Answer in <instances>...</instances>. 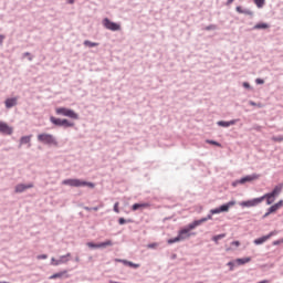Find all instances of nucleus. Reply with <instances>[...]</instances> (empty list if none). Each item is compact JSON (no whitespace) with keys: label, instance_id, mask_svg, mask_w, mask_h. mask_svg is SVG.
Returning a JSON list of instances; mask_svg holds the SVG:
<instances>
[{"label":"nucleus","instance_id":"f257e3e1","mask_svg":"<svg viewBox=\"0 0 283 283\" xmlns=\"http://www.w3.org/2000/svg\"><path fill=\"white\" fill-rule=\"evenodd\" d=\"M62 185H67L69 187H90L94 189L93 182L83 181L81 179H65L62 181Z\"/></svg>","mask_w":283,"mask_h":283},{"label":"nucleus","instance_id":"2f4dec72","mask_svg":"<svg viewBox=\"0 0 283 283\" xmlns=\"http://www.w3.org/2000/svg\"><path fill=\"white\" fill-rule=\"evenodd\" d=\"M272 140H274V143H282L283 142V137L282 136L273 137Z\"/></svg>","mask_w":283,"mask_h":283},{"label":"nucleus","instance_id":"9b49d317","mask_svg":"<svg viewBox=\"0 0 283 283\" xmlns=\"http://www.w3.org/2000/svg\"><path fill=\"white\" fill-rule=\"evenodd\" d=\"M14 129L12 126L8 125L4 122H0V134H4L6 136H12Z\"/></svg>","mask_w":283,"mask_h":283},{"label":"nucleus","instance_id":"a19ab883","mask_svg":"<svg viewBox=\"0 0 283 283\" xmlns=\"http://www.w3.org/2000/svg\"><path fill=\"white\" fill-rule=\"evenodd\" d=\"M243 87H245V88L249 90V87H251V85H250L249 83L244 82V83H243Z\"/></svg>","mask_w":283,"mask_h":283},{"label":"nucleus","instance_id":"412c9836","mask_svg":"<svg viewBox=\"0 0 283 283\" xmlns=\"http://www.w3.org/2000/svg\"><path fill=\"white\" fill-rule=\"evenodd\" d=\"M64 275H67V270H64V271H61V272H57V273L51 275L49 277V280H59V279L63 277Z\"/></svg>","mask_w":283,"mask_h":283},{"label":"nucleus","instance_id":"ea45409f","mask_svg":"<svg viewBox=\"0 0 283 283\" xmlns=\"http://www.w3.org/2000/svg\"><path fill=\"white\" fill-rule=\"evenodd\" d=\"M3 39H6V36L0 35V45H3Z\"/></svg>","mask_w":283,"mask_h":283},{"label":"nucleus","instance_id":"6ab92c4d","mask_svg":"<svg viewBox=\"0 0 283 283\" xmlns=\"http://www.w3.org/2000/svg\"><path fill=\"white\" fill-rule=\"evenodd\" d=\"M6 108L10 109L11 107H14L17 105V97L13 98H7L4 102Z\"/></svg>","mask_w":283,"mask_h":283},{"label":"nucleus","instance_id":"0eeeda50","mask_svg":"<svg viewBox=\"0 0 283 283\" xmlns=\"http://www.w3.org/2000/svg\"><path fill=\"white\" fill-rule=\"evenodd\" d=\"M192 226H193V223H190V224H188L187 228H184V229L179 230L178 237H179V240H180L181 242H182V240H188V238H189L190 235H193V234L191 233V231H193V229H196V228H191Z\"/></svg>","mask_w":283,"mask_h":283},{"label":"nucleus","instance_id":"9d476101","mask_svg":"<svg viewBox=\"0 0 283 283\" xmlns=\"http://www.w3.org/2000/svg\"><path fill=\"white\" fill-rule=\"evenodd\" d=\"M255 180H260V175H258V174L248 175V176L241 178L240 180H238L237 182L239 185H245V182H253Z\"/></svg>","mask_w":283,"mask_h":283},{"label":"nucleus","instance_id":"2eb2a0df","mask_svg":"<svg viewBox=\"0 0 283 283\" xmlns=\"http://www.w3.org/2000/svg\"><path fill=\"white\" fill-rule=\"evenodd\" d=\"M67 258H70V254L60 256L59 260L52 258L51 264H52V266H59V264H65V262H67Z\"/></svg>","mask_w":283,"mask_h":283},{"label":"nucleus","instance_id":"a18cd8bd","mask_svg":"<svg viewBox=\"0 0 283 283\" xmlns=\"http://www.w3.org/2000/svg\"><path fill=\"white\" fill-rule=\"evenodd\" d=\"M228 266H233V262H229V263H228Z\"/></svg>","mask_w":283,"mask_h":283},{"label":"nucleus","instance_id":"b1692460","mask_svg":"<svg viewBox=\"0 0 283 283\" xmlns=\"http://www.w3.org/2000/svg\"><path fill=\"white\" fill-rule=\"evenodd\" d=\"M123 264H125L126 266H130L132 269H139L140 268V264L138 263H134V262H130V261H122Z\"/></svg>","mask_w":283,"mask_h":283},{"label":"nucleus","instance_id":"09e8293b","mask_svg":"<svg viewBox=\"0 0 283 283\" xmlns=\"http://www.w3.org/2000/svg\"><path fill=\"white\" fill-rule=\"evenodd\" d=\"M199 283H202V282H199Z\"/></svg>","mask_w":283,"mask_h":283},{"label":"nucleus","instance_id":"a211bd4d","mask_svg":"<svg viewBox=\"0 0 283 283\" xmlns=\"http://www.w3.org/2000/svg\"><path fill=\"white\" fill-rule=\"evenodd\" d=\"M235 10L239 14H247L248 17H253V11L249 9H242V7H237Z\"/></svg>","mask_w":283,"mask_h":283},{"label":"nucleus","instance_id":"37998d69","mask_svg":"<svg viewBox=\"0 0 283 283\" xmlns=\"http://www.w3.org/2000/svg\"><path fill=\"white\" fill-rule=\"evenodd\" d=\"M234 0H228L227 1V6H231V3H233Z\"/></svg>","mask_w":283,"mask_h":283},{"label":"nucleus","instance_id":"cd10ccee","mask_svg":"<svg viewBox=\"0 0 283 283\" xmlns=\"http://www.w3.org/2000/svg\"><path fill=\"white\" fill-rule=\"evenodd\" d=\"M222 238H227V234L222 233V234L214 235L212 240L218 244L219 240H222Z\"/></svg>","mask_w":283,"mask_h":283},{"label":"nucleus","instance_id":"20e7f679","mask_svg":"<svg viewBox=\"0 0 283 283\" xmlns=\"http://www.w3.org/2000/svg\"><path fill=\"white\" fill-rule=\"evenodd\" d=\"M55 114H57V116H66L73 120H78V114L70 108L59 107L55 109Z\"/></svg>","mask_w":283,"mask_h":283},{"label":"nucleus","instance_id":"49530a36","mask_svg":"<svg viewBox=\"0 0 283 283\" xmlns=\"http://www.w3.org/2000/svg\"><path fill=\"white\" fill-rule=\"evenodd\" d=\"M93 211H98V208H93Z\"/></svg>","mask_w":283,"mask_h":283},{"label":"nucleus","instance_id":"393cba45","mask_svg":"<svg viewBox=\"0 0 283 283\" xmlns=\"http://www.w3.org/2000/svg\"><path fill=\"white\" fill-rule=\"evenodd\" d=\"M84 45H85L86 48H97L98 43L92 42V41H90V40H85V41H84Z\"/></svg>","mask_w":283,"mask_h":283},{"label":"nucleus","instance_id":"72a5a7b5","mask_svg":"<svg viewBox=\"0 0 283 283\" xmlns=\"http://www.w3.org/2000/svg\"><path fill=\"white\" fill-rule=\"evenodd\" d=\"M118 202H116L115 205H114V211H115V213H120V210L118 209Z\"/></svg>","mask_w":283,"mask_h":283},{"label":"nucleus","instance_id":"f03ea898","mask_svg":"<svg viewBox=\"0 0 283 283\" xmlns=\"http://www.w3.org/2000/svg\"><path fill=\"white\" fill-rule=\"evenodd\" d=\"M38 140L39 143H42V145H54V147L59 145V142H56L54 135L48 133L38 135Z\"/></svg>","mask_w":283,"mask_h":283},{"label":"nucleus","instance_id":"4468645a","mask_svg":"<svg viewBox=\"0 0 283 283\" xmlns=\"http://www.w3.org/2000/svg\"><path fill=\"white\" fill-rule=\"evenodd\" d=\"M207 220H213V216L208 214L207 217L200 219V220H196L192 222V226H190V229H196V227H200V224L207 222Z\"/></svg>","mask_w":283,"mask_h":283},{"label":"nucleus","instance_id":"f3484780","mask_svg":"<svg viewBox=\"0 0 283 283\" xmlns=\"http://www.w3.org/2000/svg\"><path fill=\"white\" fill-rule=\"evenodd\" d=\"M271 238H273V232H270L268 235L255 239L254 244L256 245L264 244V242H266L268 240H271Z\"/></svg>","mask_w":283,"mask_h":283},{"label":"nucleus","instance_id":"5701e85b","mask_svg":"<svg viewBox=\"0 0 283 283\" xmlns=\"http://www.w3.org/2000/svg\"><path fill=\"white\" fill-rule=\"evenodd\" d=\"M254 30H269V24L261 22L254 25Z\"/></svg>","mask_w":283,"mask_h":283},{"label":"nucleus","instance_id":"6e6552de","mask_svg":"<svg viewBox=\"0 0 283 283\" xmlns=\"http://www.w3.org/2000/svg\"><path fill=\"white\" fill-rule=\"evenodd\" d=\"M103 25L106 30H111L112 32H118V30H120V24L112 22L107 18L103 20Z\"/></svg>","mask_w":283,"mask_h":283},{"label":"nucleus","instance_id":"f704fd0d","mask_svg":"<svg viewBox=\"0 0 283 283\" xmlns=\"http://www.w3.org/2000/svg\"><path fill=\"white\" fill-rule=\"evenodd\" d=\"M255 83H256L258 85H264V80H262V78H256V80H255Z\"/></svg>","mask_w":283,"mask_h":283},{"label":"nucleus","instance_id":"bb28decb","mask_svg":"<svg viewBox=\"0 0 283 283\" xmlns=\"http://www.w3.org/2000/svg\"><path fill=\"white\" fill-rule=\"evenodd\" d=\"M31 138H32V136H23L20 139V144L21 145H28V143H30Z\"/></svg>","mask_w":283,"mask_h":283},{"label":"nucleus","instance_id":"c756f323","mask_svg":"<svg viewBox=\"0 0 283 283\" xmlns=\"http://www.w3.org/2000/svg\"><path fill=\"white\" fill-rule=\"evenodd\" d=\"M176 242H181L180 237L177 235L176 238L168 240V244H176Z\"/></svg>","mask_w":283,"mask_h":283},{"label":"nucleus","instance_id":"1a4fd4ad","mask_svg":"<svg viewBox=\"0 0 283 283\" xmlns=\"http://www.w3.org/2000/svg\"><path fill=\"white\" fill-rule=\"evenodd\" d=\"M261 202H264V198H255L252 200L242 201L240 203V207H248V208L258 207V205H261Z\"/></svg>","mask_w":283,"mask_h":283},{"label":"nucleus","instance_id":"dca6fc26","mask_svg":"<svg viewBox=\"0 0 283 283\" xmlns=\"http://www.w3.org/2000/svg\"><path fill=\"white\" fill-rule=\"evenodd\" d=\"M32 187H34V184H19L15 186V193H23V191H25L27 189H32Z\"/></svg>","mask_w":283,"mask_h":283},{"label":"nucleus","instance_id":"79ce46f5","mask_svg":"<svg viewBox=\"0 0 283 283\" xmlns=\"http://www.w3.org/2000/svg\"><path fill=\"white\" fill-rule=\"evenodd\" d=\"M116 262H122V264H123V262H127V260L116 259Z\"/></svg>","mask_w":283,"mask_h":283},{"label":"nucleus","instance_id":"473e14b6","mask_svg":"<svg viewBox=\"0 0 283 283\" xmlns=\"http://www.w3.org/2000/svg\"><path fill=\"white\" fill-rule=\"evenodd\" d=\"M147 249H158V243H149Z\"/></svg>","mask_w":283,"mask_h":283},{"label":"nucleus","instance_id":"7c9ffc66","mask_svg":"<svg viewBox=\"0 0 283 283\" xmlns=\"http://www.w3.org/2000/svg\"><path fill=\"white\" fill-rule=\"evenodd\" d=\"M207 143H208L209 145H216V147H222V145H221L220 143H218V142L207 140Z\"/></svg>","mask_w":283,"mask_h":283},{"label":"nucleus","instance_id":"de8ad7c7","mask_svg":"<svg viewBox=\"0 0 283 283\" xmlns=\"http://www.w3.org/2000/svg\"><path fill=\"white\" fill-rule=\"evenodd\" d=\"M274 244H280V241H274Z\"/></svg>","mask_w":283,"mask_h":283},{"label":"nucleus","instance_id":"c85d7f7f","mask_svg":"<svg viewBox=\"0 0 283 283\" xmlns=\"http://www.w3.org/2000/svg\"><path fill=\"white\" fill-rule=\"evenodd\" d=\"M258 8H264L265 0H253Z\"/></svg>","mask_w":283,"mask_h":283},{"label":"nucleus","instance_id":"a878e982","mask_svg":"<svg viewBox=\"0 0 283 283\" xmlns=\"http://www.w3.org/2000/svg\"><path fill=\"white\" fill-rule=\"evenodd\" d=\"M251 262V258L237 259V264H249Z\"/></svg>","mask_w":283,"mask_h":283},{"label":"nucleus","instance_id":"423d86ee","mask_svg":"<svg viewBox=\"0 0 283 283\" xmlns=\"http://www.w3.org/2000/svg\"><path fill=\"white\" fill-rule=\"evenodd\" d=\"M50 120H51V123H53V125H56L57 127H74V123H72L67 119H61V118L51 116Z\"/></svg>","mask_w":283,"mask_h":283},{"label":"nucleus","instance_id":"4c0bfd02","mask_svg":"<svg viewBox=\"0 0 283 283\" xmlns=\"http://www.w3.org/2000/svg\"><path fill=\"white\" fill-rule=\"evenodd\" d=\"M118 222H119V224H125V218H119V220H118Z\"/></svg>","mask_w":283,"mask_h":283},{"label":"nucleus","instance_id":"7ed1b4c3","mask_svg":"<svg viewBox=\"0 0 283 283\" xmlns=\"http://www.w3.org/2000/svg\"><path fill=\"white\" fill-rule=\"evenodd\" d=\"M280 193H282V186H276L272 192L265 193L260 198H263V200H266V205H273L275 202V198H277Z\"/></svg>","mask_w":283,"mask_h":283},{"label":"nucleus","instance_id":"ddd939ff","mask_svg":"<svg viewBox=\"0 0 283 283\" xmlns=\"http://www.w3.org/2000/svg\"><path fill=\"white\" fill-rule=\"evenodd\" d=\"M112 240H107L105 242H102V243H92V242H88L87 243V247H90V249H105V247H112Z\"/></svg>","mask_w":283,"mask_h":283},{"label":"nucleus","instance_id":"c03bdc74","mask_svg":"<svg viewBox=\"0 0 283 283\" xmlns=\"http://www.w3.org/2000/svg\"><path fill=\"white\" fill-rule=\"evenodd\" d=\"M67 1V3H74V0H66Z\"/></svg>","mask_w":283,"mask_h":283},{"label":"nucleus","instance_id":"aec40b11","mask_svg":"<svg viewBox=\"0 0 283 283\" xmlns=\"http://www.w3.org/2000/svg\"><path fill=\"white\" fill-rule=\"evenodd\" d=\"M138 209H149V203H134L132 210L138 211Z\"/></svg>","mask_w":283,"mask_h":283},{"label":"nucleus","instance_id":"f8f14e48","mask_svg":"<svg viewBox=\"0 0 283 283\" xmlns=\"http://www.w3.org/2000/svg\"><path fill=\"white\" fill-rule=\"evenodd\" d=\"M282 208H283V200H280L277 203L273 205L268 209L266 213L263 214V218H269L271 213H275L276 211H279V209H282Z\"/></svg>","mask_w":283,"mask_h":283},{"label":"nucleus","instance_id":"4be33fe9","mask_svg":"<svg viewBox=\"0 0 283 283\" xmlns=\"http://www.w3.org/2000/svg\"><path fill=\"white\" fill-rule=\"evenodd\" d=\"M219 127H231V125H235V119L230 122L220 120L218 122Z\"/></svg>","mask_w":283,"mask_h":283},{"label":"nucleus","instance_id":"c9c22d12","mask_svg":"<svg viewBox=\"0 0 283 283\" xmlns=\"http://www.w3.org/2000/svg\"><path fill=\"white\" fill-rule=\"evenodd\" d=\"M36 258H38V260H48L46 254H40Z\"/></svg>","mask_w":283,"mask_h":283},{"label":"nucleus","instance_id":"58836bf2","mask_svg":"<svg viewBox=\"0 0 283 283\" xmlns=\"http://www.w3.org/2000/svg\"><path fill=\"white\" fill-rule=\"evenodd\" d=\"M207 30H216V25L211 24V25L207 27Z\"/></svg>","mask_w":283,"mask_h":283},{"label":"nucleus","instance_id":"e433bc0d","mask_svg":"<svg viewBox=\"0 0 283 283\" xmlns=\"http://www.w3.org/2000/svg\"><path fill=\"white\" fill-rule=\"evenodd\" d=\"M231 244L232 247H240V241H233Z\"/></svg>","mask_w":283,"mask_h":283},{"label":"nucleus","instance_id":"39448f33","mask_svg":"<svg viewBox=\"0 0 283 283\" xmlns=\"http://www.w3.org/2000/svg\"><path fill=\"white\" fill-rule=\"evenodd\" d=\"M231 207H235V201H229L226 205H222L220 208H216L210 210L211 216H216L218 213H224L231 209Z\"/></svg>","mask_w":283,"mask_h":283}]
</instances>
